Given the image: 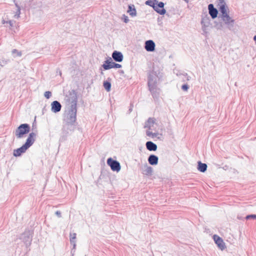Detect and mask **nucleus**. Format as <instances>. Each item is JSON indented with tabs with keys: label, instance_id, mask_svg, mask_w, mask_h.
Instances as JSON below:
<instances>
[{
	"label": "nucleus",
	"instance_id": "obj_43",
	"mask_svg": "<svg viewBox=\"0 0 256 256\" xmlns=\"http://www.w3.org/2000/svg\"><path fill=\"white\" fill-rule=\"evenodd\" d=\"M204 23H206V22H204ZM204 26H206V25L205 24H203Z\"/></svg>",
	"mask_w": 256,
	"mask_h": 256
},
{
	"label": "nucleus",
	"instance_id": "obj_16",
	"mask_svg": "<svg viewBox=\"0 0 256 256\" xmlns=\"http://www.w3.org/2000/svg\"><path fill=\"white\" fill-rule=\"evenodd\" d=\"M146 148L150 151H156L157 149V146L151 141L147 142L146 144Z\"/></svg>",
	"mask_w": 256,
	"mask_h": 256
},
{
	"label": "nucleus",
	"instance_id": "obj_3",
	"mask_svg": "<svg viewBox=\"0 0 256 256\" xmlns=\"http://www.w3.org/2000/svg\"><path fill=\"white\" fill-rule=\"evenodd\" d=\"M76 108L67 107L64 114L63 122L76 123Z\"/></svg>",
	"mask_w": 256,
	"mask_h": 256
},
{
	"label": "nucleus",
	"instance_id": "obj_26",
	"mask_svg": "<svg viewBox=\"0 0 256 256\" xmlns=\"http://www.w3.org/2000/svg\"><path fill=\"white\" fill-rule=\"evenodd\" d=\"M16 6L18 8L17 11L16 12V14L14 16V18H20V8L18 5L16 3L15 4Z\"/></svg>",
	"mask_w": 256,
	"mask_h": 256
},
{
	"label": "nucleus",
	"instance_id": "obj_20",
	"mask_svg": "<svg viewBox=\"0 0 256 256\" xmlns=\"http://www.w3.org/2000/svg\"><path fill=\"white\" fill-rule=\"evenodd\" d=\"M128 12L132 16H136V11L134 8V5H129Z\"/></svg>",
	"mask_w": 256,
	"mask_h": 256
},
{
	"label": "nucleus",
	"instance_id": "obj_7",
	"mask_svg": "<svg viewBox=\"0 0 256 256\" xmlns=\"http://www.w3.org/2000/svg\"><path fill=\"white\" fill-rule=\"evenodd\" d=\"M67 97V100L70 104V105L68 106V108H72V107H74V108H76L78 98L76 92L73 90L70 93L69 95Z\"/></svg>",
	"mask_w": 256,
	"mask_h": 256
},
{
	"label": "nucleus",
	"instance_id": "obj_15",
	"mask_svg": "<svg viewBox=\"0 0 256 256\" xmlns=\"http://www.w3.org/2000/svg\"><path fill=\"white\" fill-rule=\"evenodd\" d=\"M208 9L209 10V14L212 18H216L218 15V10L214 8L212 4H210L208 6Z\"/></svg>",
	"mask_w": 256,
	"mask_h": 256
},
{
	"label": "nucleus",
	"instance_id": "obj_13",
	"mask_svg": "<svg viewBox=\"0 0 256 256\" xmlns=\"http://www.w3.org/2000/svg\"><path fill=\"white\" fill-rule=\"evenodd\" d=\"M219 0V6H220V10L221 12L222 15L228 14L227 13V9L228 8L226 6V4L224 2V0Z\"/></svg>",
	"mask_w": 256,
	"mask_h": 256
},
{
	"label": "nucleus",
	"instance_id": "obj_6",
	"mask_svg": "<svg viewBox=\"0 0 256 256\" xmlns=\"http://www.w3.org/2000/svg\"><path fill=\"white\" fill-rule=\"evenodd\" d=\"M76 124L77 123L63 122L62 132L64 136H66L72 134L76 129Z\"/></svg>",
	"mask_w": 256,
	"mask_h": 256
},
{
	"label": "nucleus",
	"instance_id": "obj_37",
	"mask_svg": "<svg viewBox=\"0 0 256 256\" xmlns=\"http://www.w3.org/2000/svg\"><path fill=\"white\" fill-rule=\"evenodd\" d=\"M6 63H7V61L6 60H2V62H0V65L2 66H3L5 64H6Z\"/></svg>",
	"mask_w": 256,
	"mask_h": 256
},
{
	"label": "nucleus",
	"instance_id": "obj_24",
	"mask_svg": "<svg viewBox=\"0 0 256 256\" xmlns=\"http://www.w3.org/2000/svg\"><path fill=\"white\" fill-rule=\"evenodd\" d=\"M121 166L119 162L116 160H113V171L118 172L120 171Z\"/></svg>",
	"mask_w": 256,
	"mask_h": 256
},
{
	"label": "nucleus",
	"instance_id": "obj_41",
	"mask_svg": "<svg viewBox=\"0 0 256 256\" xmlns=\"http://www.w3.org/2000/svg\"><path fill=\"white\" fill-rule=\"evenodd\" d=\"M204 20H205V18H204L202 19V24H204Z\"/></svg>",
	"mask_w": 256,
	"mask_h": 256
},
{
	"label": "nucleus",
	"instance_id": "obj_40",
	"mask_svg": "<svg viewBox=\"0 0 256 256\" xmlns=\"http://www.w3.org/2000/svg\"><path fill=\"white\" fill-rule=\"evenodd\" d=\"M8 20H2V24H8Z\"/></svg>",
	"mask_w": 256,
	"mask_h": 256
},
{
	"label": "nucleus",
	"instance_id": "obj_5",
	"mask_svg": "<svg viewBox=\"0 0 256 256\" xmlns=\"http://www.w3.org/2000/svg\"><path fill=\"white\" fill-rule=\"evenodd\" d=\"M30 131V126L28 124H21L16 130L15 136L17 138H21Z\"/></svg>",
	"mask_w": 256,
	"mask_h": 256
},
{
	"label": "nucleus",
	"instance_id": "obj_22",
	"mask_svg": "<svg viewBox=\"0 0 256 256\" xmlns=\"http://www.w3.org/2000/svg\"><path fill=\"white\" fill-rule=\"evenodd\" d=\"M198 170L201 172H205L207 168V165L206 164L202 163L200 161L198 162Z\"/></svg>",
	"mask_w": 256,
	"mask_h": 256
},
{
	"label": "nucleus",
	"instance_id": "obj_10",
	"mask_svg": "<svg viewBox=\"0 0 256 256\" xmlns=\"http://www.w3.org/2000/svg\"><path fill=\"white\" fill-rule=\"evenodd\" d=\"M20 238L22 240V241L25 244L26 246H30L31 244V242L32 240V238L30 236L29 232H24Z\"/></svg>",
	"mask_w": 256,
	"mask_h": 256
},
{
	"label": "nucleus",
	"instance_id": "obj_30",
	"mask_svg": "<svg viewBox=\"0 0 256 256\" xmlns=\"http://www.w3.org/2000/svg\"><path fill=\"white\" fill-rule=\"evenodd\" d=\"M246 220H248V219H250V218L256 219V214L248 215V216H246Z\"/></svg>",
	"mask_w": 256,
	"mask_h": 256
},
{
	"label": "nucleus",
	"instance_id": "obj_38",
	"mask_svg": "<svg viewBox=\"0 0 256 256\" xmlns=\"http://www.w3.org/2000/svg\"><path fill=\"white\" fill-rule=\"evenodd\" d=\"M55 214L58 217V218H60L62 216H61V212L59 210H57L56 212H55Z\"/></svg>",
	"mask_w": 256,
	"mask_h": 256
},
{
	"label": "nucleus",
	"instance_id": "obj_19",
	"mask_svg": "<svg viewBox=\"0 0 256 256\" xmlns=\"http://www.w3.org/2000/svg\"><path fill=\"white\" fill-rule=\"evenodd\" d=\"M102 68L105 70H108L112 68V59L109 58L108 60L104 61V64L102 65Z\"/></svg>",
	"mask_w": 256,
	"mask_h": 256
},
{
	"label": "nucleus",
	"instance_id": "obj_27",
	"mask_svg": "<svg viewBox=\"0 0 256 256\" xmlns=\"http://www.w3.org/2000/svg\"><path fill=\"white\" fill-rule=\"evenodd\" d=\"M12 53L14 57L21 56H22V52H20V51H18L16 49H14L12 50Z\"/></svg>",
	"mask_w": 256,
	"mask_h": 256
},
{
	"label": "nucleus",
	"instance_id": "obj_18",
	"mask_svg": "<svg viewBox=\"0 0 256 256\" xmlns=\"http://www.w3.org/2000/svg\"><path fill=\"white\" fill-rule=\"evenodd\" d=\"M158 157L155 155L151 154L148 158V162L151 165H156L158 163Z\"/></svg>",
	"mask_w": 256,
	"mask_h": 256
},
{
	"label": "nucleus",
	"instance_id": "obj_14",
	"mask_svg": "<svg viewBox=\"0 0 256 256\" xmlns=\"http://www.w3.org/2000/svg\"><path fill=\"white\" fill-rule=\"evenodd\" d=\"M124 59V56L120 52L114 50L113 52V60L117 62H121Z\"/></svg>",
	"mask_w": 256,
	"mask_h": 256
},
{
	"label": "nucleus",
	"instance_id": "obj_23",
	"mask_svg": "<svg viewBox=\"0 0 256 256\" xmlns=\"http://www.w3.org/2000/svg\"><path fill=\"white\" fill-rule=\"evenodd\" d=\"M76 234L70 233V242L73 246V248H75L76 246Z\"/></svg>",
	"mask_w": 256,
	"mask_h": 256
},
{
	"label": "nucleus",
	"instance_id": "obj_17",
	"mask_svg": "<svg viewBox=\"0 0 256 256\" xmlns=\"http://www.w3.org/2000/svg\"><path fill=\"white\" fill-rule=\"evenodd\" d=\"M222 18L225 24L227 25L230 24V23L232 24L234 22V20L232 19L228 14L222 16Z\"/></svg>",
	"mask_w": 256,
	"mask_h": 256
},
{
	"label": "nucleus",
	"instance_id": "obj_8",
	"mask_svg": "<svg viewBox=\"0 0 256 256\" xmlns=\"http://www.w3.org/2000/svg\"><path fill=\"white\" fill-rule=\"evenodd\" d=\"M156 127L157 124L154 118H149L145 123L144 128H148L149 130H156Z\"/></svg>",
	"mask_w": 256,
	"mask_h": 256
},
{
	"label": "nucleus",
	"instance_id": "obj_34",
	"mask_svg": "<svg viewBox=\"0 0 256 256\" xmlns=\"http://www.w3.org/2000/svg\"><path fill=\"white\" fill-rule=\"evenodd\" d=\"M121 67V64L113 62V68H120Z\"/></svg>",
	"mask_w": 256,
	"mask_h": 256
},
{
	"label": "nucleus",
	"instance_id": "obj_31",
	"mask_svg": "<svg viewBox=\"0 0 256 256\" xmlns=\"http://www.w3.org/2000/svg\"><path fill=\"white\" fill-rule=\"evenodd\" d=\"M122 20L125 23H128L129 22L128 18L125 15H123Z\"/></svg>",
	"mask_w": 256,
	"mask_h": 256
},
{
	"label": "nucleus",
	"instance_id": "obj_9",
	"mask_svg": "<svg viewBox=\"0 0 256 256\" xmlns=\"http://www.w3.org/2000/svg\"><path fill=\"white\" fill-rule=\"evenodd\" d=\"M213 238L215 242V243L217 244L220 250H223L226 248V246L225 243L221 238L216 234H214L213 236Z\"/></svg>",
	"mask_w": 256,
	"mask_h": 256
},
{
	"label": "nucleus",
	"instance_id": "obj_42",
	"mask_svg": "<svg viewBox=\"0 0 256 256\" xmlns=\"http://www.w3.org/2000/svg\"><path fill=\"white\" fill-rule=\"evenodd\" d=\"M186 3H188L189 2V1L190 0H184Z\"/></svg>",
	"mask_w": 256,
	"mask_h": 256
},
{
	"label": "nucleus",
	"instance_id": "obj_36",
	"mask_svg": "<svg viewBox=\"0 0 256 256\" xmlns=\"http://www.w3.org/2000/svg\"><path fill=\"white\" fill-rule=\"evenodd\" d=\"M160 135V136H162V134H159L158 133V132H153V135H152V138H160V137H158V136Z\"/></svg>",
	"mask_w": 256,
	"mask_h": 256
},
{
	"label": "nucleus",
	"instance_id": "obj_33",
	"mask_svg": "<svg viewBox=\"0 0 256 256\" xmlns=\"http://www.w3.org/2000/svg\"><path fill=\"white\" fill-rule=\"evenodd\" d=\"M146 134L147 136H150L152 138L153 132L150 130H148L146 132Z\"/></svg>",
	"mask_w": 256,
	"mask_h": 256
},
{
	"label": "nucleus",
	"instance_id": "obj_12",
	"mask_svg": "<svg viewBox=\"0 0 256 256\" xmlns=\"http://www.w3.org/2000/svg\"><path fill=\"white\" fill-rule=\"evenodd\" d=\"M155 44L152 40H146L145 42L144 48L148 52H153L155 50Z\"/></svg>",
	"mask_w": 256,
	"mask_h": 256
},
{
	"label": "nucleus",
	"instance_id": "obj_4",
	"mask_svg": "<svg viewBox=\"0 0 256 256\" xmlns=\"http://www.w3.org/2000/svg\"><path fill=\"white\" fill-rule=\"evenodd\" d=\"M146 5L152 7L158 14L164 15L166 10L164 8V4L163 2H158L157 0H148L145 2Z\"/></svg>",
	"mask_w": 256,
	"mask_h": 256
},
{
	"label": "nucleus",
	"instance_id": "obj_1",
	"mask_svg": "<svg viewBox=\"0 0 256 256\" xmlns=\"http://www.w3.org/2000/svg\"><path fill=\"white\" fill-rule=\"evenodd\" d=\"M36 136V133L33 132L30 133L25 144L20 148L14 150L13 155L16 157H18L20 156L22 154L25 152L34 143Z\"/></svg>",
	"mask_w": 256,
	"mask_h": 256
},
{
	"label": "nucleus",
	"instance_id": "obj_35",
	"mask_svg": "<svg viewBox=\"0 0 256 256\" xmlns=\"http://www.w3.org/2000/svg\"><path fill=\"white\" fill-rule=\"evenodd\" d=\"M15 22V21L10 20H8V23L10 24V28L13 27L14 26V23Z\"/></svg>",
	"mask_w": 256,
	"mask_h": 256
},
{
	"label": "nucleus",
	"instance_id": "obj_25",
	"mask_svg": "<svg viewBox=\"0 0 256 256\" xmlns=\"http://www.w3.org/2000/svg\"><path fill=\"white\" fill-rule=\"evenodd\" d=\"M103 86L107 92H110L112 84L110 82L108 81H104L103 84Z\"/></svg>",
	"mask_w": 256,
	"mask_h": 256
},
{
	"label": "nucleus",
	"instance_id": "obj_21",
	"mask_svg": "<svg viewBox=\"0 0 256 256\" xmlns=\"http://www.w3.org/2000/svg\"><path fill=\"white\" fill-rule=\"evenodd\" d=\"M152 172V168L148 166L146 164L144 166V169L142 171V174L145 175H151Z\"/></svg>",
	"mask_w": 256,
	"mask_h": 256
},
{
	"label": "nucleus",
	"instance_id": "obj_2",
	"mask_svg": "<svg viewBox=\"0 0 256 256\" xmlns=\"http://www.w3.org/2000/svg\"><path fill=\"white\" fill-rule=\"evenodd\" d=\"M157 76L154 74L148 76V86L154 98H157L159 94V89L156 88Z\"/></svg>",
	"mask_w": 256,
	"mask_h": 256
},
{
	"label": "nucleus",
	"instance_id": "obj_11",
	"mask_svg": "<svg viewBox=\"0 0 256 256\" xmlns=\"http://www.w3.org/2000/svg\"><path fill=\"white\" fill-rule=\"evenodd\" d=\"M62 108V105L60 103L57 101L54 100L51 104V110L53 112L57 113L60 111Z\"/></svg>",
	"mask_w": 256,
	"mask_h": 256
},
{
	"label": "nucleus",
	"instance_id": "obj_32",
	"mask_svg": "<svg viewBox=\"0 0 256 256\" xmlns=\"http://www.w3.org/2000/svg\"><path fill=\"white\" fill-rule=\"evenodd\" d=\"M182 88L184 91H187L188 90V86L186 84H184L182 86Z\"/></svg>",
	"mask_w": 256,
	"mask_h": 256
},
{
	"label": "nucleus",
	"instance_id": "obj_28",
	"mask_svg": "<svg viewBox=\"0 0 256 256\" xmlns=\"http://www.w3.org/2000/svg\"><path fill=\"white\" fill-rule=\"evenodd\" d=\"M44 96L47 98H50L52 96V92L50 91H46L44 94Z\"/></svg>",
	"mask_w": 256,
	"mask_h": 256
},
{
	"label": "nucleus",
	"instance_id": "obj_29",
	"mask_svg": "<svg viewBox=\"0 0 256 256\" xmlns=\"http://www.w3.org/2000/svg\"><path fill=\"white\" fill-rule=\"evenodd\" d=\"M108 164L112 170V158H109L107 160Z\"/></svg>",
	"mask_w": 256,
	"mask_h": 256
},
{
	"label": "nucleus",
	"instance_id": "obj_39",
	"mask_svg": "<svg viewBox=\"0 0 256 256\" xmlns=\"http://www.w3.org/2000/svg\"><path fill=\"white\" fill-rule=\"evenodd\" d=\"M118 72L121 76H124V72L122 70H120L118 71Z\"/></svg>",
	"mask_w": 256,
	"mask_h": 256
}]
</instances>
